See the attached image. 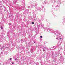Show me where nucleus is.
Returning a JSON list of instances; mask_svg holds the SVG:
<instances>
[{"instance_id": "1", "label": "nucleus", "mask_w": 65, "mask_h": 65, "mask_svg": "<svg viewBox=\"0 0 65 65\" xmlns=\"http://www.w3.org/2000/svg\"><path fill=\"white\" fill-rule=\"evenodd\" d=\"M1 29H2V30L3 29V27H2V26L1 27Z\"/></svg>"}, {"instance_id": "2", "label": "nucleus", "mask_w": 65, "mask_h": 65, "mask_svg": "<svg viewBox=\"0 0 65 65\" xmlns=\"http://www.w3.org/2000/svg\"><path fill=\"white\" fill-rule=\"evenodd\" d=\"M31 23H32V25H33V24H34V22H32Z\"/></svg>"}, {"instance_id": "3", "label": "nucleus", "mask_w": 65, "mask_h": 65, "mask_svg": "<svg viewBox=\"0 0 65 65\" xmlns=\"http://www.w3.org/2000/svg\"><path fill=\"white\" fill-rule=\"evenodd\" d=\"M15 60H16V61H17V60H18V59L17 58H16L15 59Z\"/></svg>"}, {"instance_id": "4", "label": "nucleus", "mask_w": 65, "mask_h": 65, "mask_svg": "<svg viewBox=\"0 0 65 65\" xmlns=\"http://www.w3.org/2000/svg\"><path fill=\"white\" fill-rule=\"evenodd\" d=\"M40 38H42V36H40Z\"/></svg>"}, {"instance_id": "5", "label": "nucleus", "mask_w": 65, "mask_h": 65, "mask_svg": "<svg viewBox=\"0 0 65 65\" xmlns=\"http://www.w3.org/2000/svg\"><path fill=\"white\" fill-rule=\"evenodd\" d=\"M14 62H12V64H14Z\"/></svg>"}, {"instance_id": "6", "label": "nucleus", "mask_w": 65, "mask_h": 65, "mask_svg": "<svg viewBox=\"0 0 65 65\" xmlns=\"http://www.w3.org/2000/svg\"><path fill=\"white\" fill-rule=\"evenodd\" d=\"M11 60V58H10V60Z\"/></svg>"}, {"instance_id": "7", "label": "nucleus", "mask_w": 65, "mask_h": 65, "mask_svg": "<svg viewBox=\"0 0 65 65\" xmlns=\"http://www.w3.org/2000/svg\"><path fill=\"white\" fill-rule=\"evenodd\" d=\"M9 25H11V23H9Z\"/></svg>"}, {"instance_id": "8", "label": "nucleus", "mask_w": 65, "mask_h": 65, "mask_svg": "<svg viewBox=\"0 0 65 65\" xmlns=\"http://www.w3.org/2000/svg\"><path fill=\"white\" fill-rule=\"evenodd\" d=\"M1 48V50H2V48Z\"/></svg>"}, {"instance_id": "9", "label": "nucleus", "mask_w": 65, "mask_h": 65, "mask_svg": "<svg viewBox=\"0 0 65 65\" xmlns=\"http://www.w3.org/2000/svg\"><path fill=\"white\" fill-rule=\"evenodd\" d=\"M56 39H58V38H56Z\"/></svg>"}, {"instance_id": "10", "label": "nucleus", "mask_w": 65, "mask_h": 65, "mask_svg": "<svg viewBox=\"0 0 65 65\" xmlns=\"http://www.w3.org/2000/svg\"><path fill=\"white\" fill-rule=\"evenodd\" d=\"M60 39H61V40L62 39V38H61Z\"/></svg>"}]
</instances>
